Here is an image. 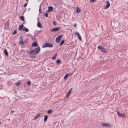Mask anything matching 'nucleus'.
<instances>
[{
    "label": "nucleus",
    "mask_w": 128,
    "mask_h": 128,
    "mask_svg": "<svg viewBox=\"0 0 128 128\" xmlns=\"http://www.w3.org/2000/svg\"><path fill=\"white\" fill-rule=\"evenodd\" d=\"M40 50V48L38 47L35 48L33 50L30 51L28 54L30 56L31 58H36L35 55L38 53Z\"/></svg>",
    "instance_id": "1"
},
{
    "label": "nucleus",
    "mask_w": 128,
    "mask_h": 128,
    "mask_svg": "<svg viewBox=\"0 0 128 128\" xmlns=\"http://www.w3.org/2000/svg\"><path fill=\"white\" fill-rule=\"evenodd\" d=\"M53 46V45L49 43H46L42 46V48H45L46 47H50L52 48Z\"/></svg>",
    "instance_id": "2"
},
{
    "label": "nucleus",
    "mask_w": 128,
    "mask_h": 128,
    "mask_svg": "<svg viewBox=\"0 0 128 128\" xmlns=\"http://www.w3.org/2000/svg\"><path fill=\"white\" fill-rule=\"evenodd\" d=\"M98 48L99 50H100L101 52L105 53H106L107 51L106 49L100 46H98Z\"/></svg>",
    "instance_id": "3"
},
{
    "label": "nucleus",
    "mask_w": 128,
    "mask_h": 128,
    "mask_svg": "<svg viewBox=\"0 0 128 128\" xmlns=\"http://www.w3.org/2000/svg\"><path fill=\"white\" fill-rule=\"evenodd\" d=\"M117 113L118 116L121 117H126L125 115L124 114H121L118 111L117 112Z\"/></svg>",
    "instance_id": "4"
},
{
    "label": "nucleus",
    "mask_w": 128,
    "mask_h": 128,
    "mask_svg": "<svg viewBox=\"0 0 128 128\" xmlns=\"http://www.w3.org/2000/svg\"><path fill=\"white\" fill-rule=\"evenodd\" d=\"M62 36V35L59 36L56 38V41L57 42L59 43L60 42Z\"/></svg>",
    "instance_id": "5"
},
{
    "label": "nucleus",
    "mask_w": 128,
    "mask_h": 128,
    "mask_svg": "<svg viewBox=\"0 0 128 128\" xmlns=\"http://www.w3.org/2000/svg\"><path fill=\"white\" fill-rule=\"evenodd\" d=\"M102 125L104 126L108 127H111L110 124L107 123H103L102 124Z\"/></svg>",
    "instance_id": "6"
},
{
    "label": "nucleus",
    "mask_w": 128,
    "mask_h": 128,
    "mask_svg": "<svg viewBox=\"0 0 128 128\" xmlns=\"http://www.w3.org/2000/svg\"><path fill=\"white\" fill-rule=\"evenodd\" d=\"M106 4L104 8L105 9L108 8L110 6V3L108 1H106Z\"/></svg>",
    "instance_id": "7"
},
{
    "label": "nucleus",
    "mask_w": 128,
    "mask_h": 128,
    "mask_svg": "<svg viewBox=\"0 0 128 128\" xmlns=\"http://www.w3.org/2000/svg\"><path fill=\"white\" fill-rule=\"evenodd\" d=\"M60 29V28L59 27L58 28H53L51 30V32H55L56 31Z\"/></svg>",
    "instance_id": "8"
},
{
    "label": "nucleus",
    "mask_w": 128,
    "mask_h": 128,
    "mask_svg": "<svg viewBox=\"0 0 128 128\" xmlns=\"http://www.w3.org/2000/svg\"><path fill=\"white\" fill-rule=\"evenodd\" d=\"M75 34L78 36V37L80 40H82V38L81 36L80 35L78 32H75Z\"/></svg>",
    "instance_id": "9"
},
{
    "label": "nucleus",
    "mask_w": 128,
    "mask_h": 128,
    "mask_svg": "<svg viewBox=\"0 0 128 128\" xmlns=\"http://www.w3.org/2000/svg\"><path fill=\"white\" fill-rule=\"evenodd\" d=\"M72 88H70L68 91V93H67L66 95V98L68 97L69 96L70 93L71 92L72 90Z\"/></svg>",
    "instance_id": "10"
},
{
    "label": "nucleus",
    "mask_w": 128,
    "mask_h": 128,
    "mask_svg": "<svg viewBox=\"0 0 128 128\" xmlns=\"http://www.w3.org/2000/svg\"><path fill=\"white\" fill-rule=\"evenodd\" d=\"M38 45L37 43L36 42H35L33 43L32 44V46H37Z\"/></svg>",
    "instance_id": "11"
},
{
    "label": "nucleus",
    "mask_w": 128,
    "mask_h": 128,
    "mask_svg": "<svg viewBox=\"0 0 128 128\" xmlns=\"http://www.w3.org/2000/svg\"><path fill=\"white\" fill-rule=\"evenodd\" d=\"M23 27L24 25L23 24H22L20 26L19 28L18 29L20 31L22 30Z\"/></svg>",
    "instance_id": "12"
},
{
    "label": "nucleus",
    "mask_w": 128,
    "mask_h": 128,
    "mask_svg": "<svg viewBox=\"0 0 128 128\" xmlns=\"http://www.w3.org/2000/svg\"><path fill=\"white\" fill-rule=\"evenodd\" d=\"M4 52L6 56H8V53L7 51V50L6 49L4 50Z\"/></svg>",
    "instance_id": "13"
},
{
    "label": "nucleus",
    "mask_w": 128,
    "mask_h": 128,
    "mask_svg": "<svg viewBox=\"0 0 128 128\" xmlns=\"http://www.w3.org/2000/svg\"><path fill=\"white\" fill-rule=\"evenodd\" d=\"M37 26L38 27L40 28L42 27V26L41 23L39 22H38Z\"/></svg>",
    "instance_id": "14"
},
{
    "label": "nucleus",
    "mask_w": 128,
    "mask_h": 128,
    "mask_svg": "<svg viewBox=\"0 0 128 128\" xmlns=\"http://www.w3.org/2000/svg\"><path fill=\"white\" fill-rule=\"evenodd\" d=\"M40 116V114H39L36 115L34 118V119L36 120Z\"/></svg>",
    "instance_id": "15"
},
{
    "label": "nucleus",
    "mask_w": 128,
    "mask_h": 128,
    "mask_svg": "<svg viewBox=\"0 0 128 128\" xmlns=\"http://www.w3.org/2000/svg\"><path fill=\"white\" fill-rule=\"evenodd\" d=\"M48 118V116L47 115H46L44 116V122H46Z\"/></svg>",
    "instance_id": "16"
},
{
    "label": "nucleus",
    "mask_w": 128,
    "mask_h": 128,
    "mask_svg": "<svg viewBox=\"0 0 128 128\" xmlns=\"http://www.w3.org/2000/svg\"><path fill=\"white\" fill-rule=\"evenodd\" d=\"M53 7L52 6L49 7L48 8V9L50 11H52L53 10Z\"/></svg>",
    "instance_id": "17"
},
{
    "label": "nucleus",
    "mask_w": 128,
    "mask_h": 128,
    "mask_svg": "<svg viewBox=\"0 0 128 128\" xmlns=\"http://www.w3.org/2000/svg\"><path fill=\"white\" fill-rule=\"evenodd\" d=\"M57 56V54H56L54 55L52 57V60H54L56 58V57Z\"/></svg>",
    "instance_id": "18"
},
{
    "label": "nucleus",
    "mask_w": 128,
    "mask_h": 128,
    "mask_svg": "<svg viewBox=\"0 0 128 128\" xmlns=\"http://www.w3.org/2000/svg\"><path fill=\"white\" fill-rule=\"evenodd\" d=\"M76 12L77 13H79L80 12V10L79 8H77L76 10Z\"/></svg>",
    "instance_id": "19"
},
{
    "label": "nucleus",
    "mask_w": 128,
    "mask_h": 128,
    "mask_svg": "<svg viewBox=\"0 0 128 128\" xmlns=\"http://www.w3.org/2000/svg\"><path fill=\"white\" fill-rule=\"evenodd\" d=\"M68 75L69 74H67L64 77V79H66L68 77Z\"/></svg>",
    "instance_id": "20"
},
{
    "label": "nucleus",
    "mask_w": 128,
    "mask_h": 128,
    "mask_svg": "<svg viewBox=\"0 0 128 128\" xmlns=\"http://www.w3.org/2000/svg\"><path fill=\"white\" fill-rule=\"evenodd\" d=\"M21 84V83L20 82H18L16 83V86H19Z\"/></svg>",
    "instance_id": "21"
},
{
    "label": "nucleus",
    "mask_w": 128,
    "mask_h": 128,
    "mask_svg": "<svg viewBox=\"0 0 128 128\" xmlns=\"http://www.w3.org/2000/svg\"><path fill=\"white\" fill-rule=\"evenodd\" d=\"M20 20L22 21H24V18L23 16H20Z\"/></svg>",
    "instance_id": "22"
},
{
    "label": "nucleus",
    "mask_w": 128,
    "mask_h": 128,
    "mask_svg": "<svg viewBox=\"0 0 128 128\" xmlns=\"http://www.w3.org/2000/svg\"><path fill=\"white\" fill-rule=\"evenodd\" d=\"M52 110H48L47 113L48 114H50L52 113Z\"/></svg>",
    "instance_id": "23"
},
{
    "label": "nucleus",
    "mask_w": 128,
    "mask_h": 128,
    "mask_svg": "<svg viewBox=\"0 0 128 128\" xmlns=\"http://www.w3.org/2000/svg\"><path fill=\"white\" fill-rule=\"evenodd\" d=\"M23 30L24 31L25 30L26 32H27L29 31L28 29L27 28H23Z\"/></svg>",
    "instance_id": "24"
},
{
    "label": "nucleus",
    "mask_w": 128,
    "mask_h": 128,
    "mask_svg": "<svg viewBox=\"0 0 128 128\" xmlns=\"http://www.w3.org/2000/svg\"><path fill=\"white\" fill-rule=\"evenodd\" d=\"M64 40H62L60 44V46L62 45L64 43Z\"/></svg>",
    "instance_id": "25"
},
{
    "label": "nucleus",
    "mask_w": 128,
    "mask_h": 128,
    "mask_svg": "<svg viewBox=\"0 0 128 128\" xmlns=\"http://www.w3.org/2000/svg\"><path fill=\"white\" fill-rule=\"evenodd\" d=\"M31 84V83L30 81H28L27 82V84L28 85H30Z\"/></svg>",
    "instance_id": "26"
},
{
    "label": "nucleus",
    "mask_w": 128,
    "mask_h": 128,
    "mask_svg": "<svg viewBox=\"0 0 128 128\" xmlns=\"http://www.w3.org/2000/svg\"><path fill=\"white\" fill-rule=\"evenodd\" d=\"M44 15L46 16V17H48V14L47 12H46V13L44 14Z\"/></svg>",
    "instance_id": "27"
},
{
    "label": "nucleus",
    "mask_w": 128,
    "mask_h": 128,
    "mask_svg": "<svg viewBox=\"0 0 128 128\" xmlns=\"http://www.w3.org/2000/svg\"><path fill=\"white\" fill-rule=\"evenodd\" d=\"M19 43L20 44H21L22 45H23L24 44V42H23L22 41H21Z\"/></svg>",
    "instance_id": "28"
},
{
    "label": "nucleus",
    "mask_w": 128,
    "mask_h": 128,
    "mask_svg": "<svg viewBox=\"0 0 128 128\" xmlns=\"http://www.w3.org/2000/svg\"><path fill=\"white\" fill-rule=\"evenodd\" d=\"M60 60H57L56 61V63L57 64H58V63H60Z\"/></svg>",
    "instance_id": "29"
},
{
    "label": "nucleus",
    "mask_w": 128,
    "mask_h": 128,
    "mask_svg": "<svg viewBox=\"0 0 128 128\" xmlns=\"http://www.w3.org/2000/svg\"><path fill=\"white\" fill-rule=\"evenodd\" d=\"M27 3L26 4L24 5V7H26L27 6Z\"/></svg>",
    "instance_id": "30"
},
{
    "label": "nucleus",
    "mask_w": 128,
    "mask_h": 128,
    "mask_svg": "<svg viewBox=\"0 0 128 128\" xmlns=\"http://www.w3.org/2000/svg\"><path fill=\"white\" fill-rule=\"evenodd\" d=\"M53 24L54 25H55L56 24V22L54 21L53 22Z\"/></svg>",
    "instance_id": "31"
},
{
    "label": "nucleus",
    "mask_w": 128,
    "mask_h": 128,
    "mask_svg": "<svg viewBox=\"0 0 128 128\" xmlns=\"http://www.w3.org/2000/svg\"><path fill=\"white\" fill-rule=\"evenodd\" d=\"M76 23H75V24H74V28H76Z\"/></svg>",
    "instance_id": "32"
},
{
    "label": "nucleus",
    "mask_w": 128,
    "mask_h": 128,
    "mask_svg": "<svg viewBox=\"0 0 128 128\" xmlns=\"http://www.w3.org/2000/svg\"><path fill=\"white\" fill-rule=\"evenodd\" d=\"M14 112V111H13L12 110L11 111V112H10L11 113H13Z\"/></svg>",
    "instance_id": "33"
},
{
    "label": "nucleus",
    "mask_w": 128,
    "mask_h": 128,
    "mask_svg": "<svg viewBox=\"0 0 128 128\" xmlns=\"http://www.w3.org/2000/svg\"><path fill=\"white\" fill-rule=\"evenodd\" d=\"M16 33V30H15L14 32V33H13V34L14 33Z\"/></svg>",
    "instance_id": "34"
},
{
    "label": "nucleus",
    "mask_w": 128,
    "mask_h": 128,
    "mask_svg": "<svg viewBox=\"0 0 128 128\" xmlns=\"http://www.w3.org/2000/svg\"><path fill=\"white\" fill-rule=\"evenodd\" d=\"M73 74V73H70V76H71L72 74Z\"/></svg>",
    "instance_id": "35"
},
{
    "label": "nucleus",
    "mask_w": 128,
    "mask_h": 128,
    "mask_svg": "<svg viewBox=\"0 0 128 128\" xmlns=\"http://www.w3.org/2000/svg\"><path fill=\"white\" fill-rule=\"evenodd\" d=\"M95 0H90L92 2H94Z\"/></svg>",
    "instance_id": "36"
},
{
    "label": "nucleus",
    "mask_w": 128,
    "mask_h": 128,
    "mask_svg": "<svg viewBox=\"0 0 128 128\" xmlns=\"http://www.w3.org/2000/svg\"><path fill=\"white\" fill-rule=\"evenodd\" d=\"M47 12H50V10H49L48 9V10Z\"/></svg>",
    "instance_id": "37"
},
{
    "label": "nucleus",
    "mask_w": 128,
    "mask_h": 128,
    "mask_svg": "<svg viewBox=\"0 0 128 128\" xmlns=\"http://www.w3.org/2000/svg\"><path fill=\"white\" fill-rule=\"evenodd\" d=\"M40 10H41L40 8V9H39V11L40 12Z\"/></svg>",
    "instance_id": "38"
},
{
    "label": "nucleus",
    "mask_w": 128,
    "mask_h": 128,
    "mask_svg": "<svg viewBox=\"0 0 128 128\" xmlns=\"http://www.w3.org/2000/svg\"><path fill=\"white\" fill-rule=\"evenodd\" d=\"M27 1H28V0H26Z\"/></svg>",
    "instance_id": "39"
}]
</instances>
